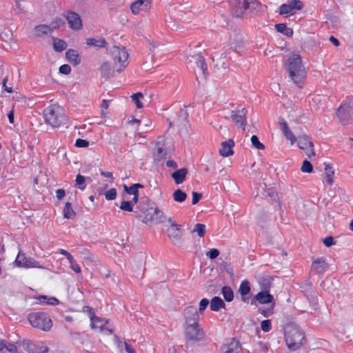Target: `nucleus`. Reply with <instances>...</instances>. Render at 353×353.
Listing matches in <instances>:
<instances>
[{
	"mask_svg": "<svg viewBox=\"0 0 353 353\" xmlns=\"http://www.w3.org/2000/svg\"><path fill=\"white\" fill-rule=\"evenodd\" d=\"M105 197L107 200H114L117 197V190L115 188H110L105 193Z\"/></svg>",
	"mask_w": 353,
	"mask_h": 353,
	"instance_id": "3c124183",
	"label": "nucleus"
},
{
	"mask_svg": "<svg viewBox=\"0 0 353 353\" xmlns=\"http://www.w3.org/2000/svg\"><path fill=\"white\" fill-rule=\"evenodd\" d=\"M84 312H87L89 314L90 319H92L94 317V310L89 306H84L83 309Z\"/></svg>",
	"mask_w": 353,
	"mask_h": 353,
	"instance_id": "774afa93",
	"label": "nucleus"
},
{
	"mask_svg": "<svg viewBox=\"0 0 353 353\" xmlns=\"http://www.w3.org/2000/svg\"><path fill=\"white\" fill-rule=\"evenodd\" d=\"M188 174V169L183 168L179 170H176L172 174V177L174 180V182L176 184L182 183L185 179V176Z\"/></svg>",
	"mask_w": 353,
	"mask_h": 353,
	"instance_id": "a878e982",
	"label": "nucleus"
},
{
	"mask_svg": "<svg viewBox=\"0 0 353 353\" xmlns=\"http://www.w3.org/2000/svg\"><path fill=\"white\" fill-rule=\"evenodd\" d=\"M279 123L280 125L281 130H282L283 132L290 129L288 128L287 122L283 118H279Z\"/></svg>",
	"mask_w": 353,
	"mask_h": 353,
	"instance_id": "680f3d73",
	"label": "nucleus"
},
{
	"mask_svg": "<svg viewBox=\"0 0 353 353\" xmlns=\"http://www.w3.org/2000/svg\"><path fill=\"white\" fill-rule=\"evenodd\" d=\"M219 250L212 248L206 252V256L210 259H214L219 255Z\"/></svg>",
	"mask_w": 353,
	"mask_h": 353,
	"instance_id": "6e6d98bb",
	"label": "nucleus"
},
{
	"mask_svg": "<svg viewBox=\"0 0 353 353\" xmlns=\"http://www.w3.org/2000/svg\"><path fill=\"white\" fill-rule=\"evenodd\" d=\"M59 71L63 74H69L71 72V67L68 64H63L59 67Z\"/></svg>",
	"mask_w": 353,
	"mask_h": 353,
	"instance_id": "4d7b16f0",
	"label": "nucleus"
},
{
	"mask_svg": "<svg viewBox=\"0 0 353 353\" xmlns=\"http://www.w3.org/2000/svg\"><path fill=\"white\" fill-rule=\"evenodd\" d=\"M323 242L326 247H330L334 244V239L332 236H327L325 238Z\"/></svg>",
	"mask_w": 353,
	"mask_h": 353,
	"instance_id": "338daca9",
	"label": "nucleus"
},
{
	"mask_svg": "<svg viewBox=\"0 0 353 353\" xmlns=\"http://www.w3.org/2000/svg\"><path fill=\"white\" fill-rule=\"evenodd\" d=\"M172 196L174 201L178 203H182L186 199L187 194L185 192H183L181 190L177 189L173 192Z\"/></svg>",
	"mask_w": 353,
	"mask_h": 353,
	"instance_id": "4c0bfd02",
	"label": "nucleus"
},
{
	"mask_svg": "<svg viewBox=\"0 0 353 353\" xmlns=\"http://www.w3.org/2000/svg\"><path fill=\"white\" fill-rule=\"evenodd\" d=\"M234 142L232 139H228V141L222 142L219 151L220 155L224 157L232 155L234 154Z\"/></svg>",
	"mask_w": 353,
	"mask_h": 353,
	"instance_id": "412c9836",
	"label": "nucleus"
},
{
	"mask_svg": "<svg viewBox=\"0 0 353 353\" xmlns=\"http://www.w3.org/2000/svg\"><path fill=\"white\" fill-rule=\"evenodd\" d=\"M36 299L39 301L40 303L49 305H57L59 303V301L54 296H48L46 295H40Z\"/></svg>",
	"mask_w": 353,
	"mask_h": 353,
	"instance_id": "c85d7f7f",
	"label": "nucleus"
},
{
	"mask_svg": "<svg viewBox=\"0 0 353 353\" xmlns=\"http://www.w3.org/2000/svg\"><path fill=\"white\" fill-rule=\"evenodd\" d=\"M293 11V8L291 4L283 3L280 6L279 8V14L281 15H289L292 14Z\"/></svg>",
	"mask_w": 353,
	"mask_h": 353,
	"instance_id": "ea45409f",
	"label": "nucleus"
},
{
	"mask_svg": "<svg viewBox=\"0 0 353 353\" xmlns=\"http://www.w3.org/2000/svg\"><path fill=\"white\" fill-rule=\"evenodd\" d=\"M283 133L285 137L288 140L290 141L292 145L296 141L294 134L292 132V131L290 129L283 132Z\"/></svg>",
	"mask_w": 353,
	"mask_h": 353,
	"instance_id": "864d4df0",
	"label": "nucleus"
},
{
	"mask_svg": "<svg viewBox=\"0 0 353 353\" xmlns=\"http://www.w3.org/2000/svg\"><path fill=\"white\" fill-rule=\"evenodd\" d=\"M92 321V326L93 328H99L101 330H103L105 327L108 323V320L105 319H100L98 317H93Z\"/></svg>",
	"mask_w": 353,
	"mask_h": 353,
	"instance_id": "2f4dec72",
	"label": "nucleus"
},
{
	"mask_svg": "<svg viewBox=\"0 0 353 353\" xmlns=\"http://www.w3.org/2000/svg\"><path fill=\"white\" fill-rule=\"evenodd\" d=\"M168 221L170 223V226L167 230L168 237L175 245H181L182 232L181 225L172 221L171 218H168Z\"/></svg>",
	"mask_w": 353,
	"mask_h": 353,
	"instance_id": "9b49d317",
	"label": "nucleus"
},
{
	"mask_svg": "<svg viewBox=\"0 0 353 353\" xmlns=\"http://www.w3.org/2000/svg\"><path fill=\"white\" fill-rule=\"evenodd\" d=\"M4 347L11 353H16L17 352V346L12 343H8L7 345L5 343Z\"/></svg>",
	"mask_w": 353,
	"mask_h": 353,
	"instance_id": "69168bd1",
	"label": "nucleus"
},
{
	"mask_svg": "<svg viewBox=\"0 0 353 353\" xmlns=\"http://www.w3.org/2000/svg\"><path fill=\"white\" fill-rule=\"evenodd\" d=\"M225 307V303L219 296H214L211 299L210 307L212 311L218 312Z\"/></svg>",
	"mask_w": 353,
	"mask_h": 353,
	"instance_id": "cd10ccee",
	"label": "nucleus"
},
{
	"mask_svg": "<svg viewBox=\"0 0 353 353\" xmlns=\"http://www.w3.org/2000/svg\"><path fill=\"white\" fill-rule=\"evenodd\" d=\"M232 14L241 17L245 11L250 8H255L257 5L256 0H230Z\"/></svg>",
	"mask_w": 353,
	"mask_h": 353,
	"instance_id": "6e6552de",
	"label": "nucleus"
},
{
	"mask_svg": "<svg viewBox=\"0 0 353 353\" xmlns=\"http://www.w3.org/2000/svg\"><path fill=\"white\" fill-rule=\"evenodd\" d=\"M301 170L303 172L311 173L313 170V166L309 161L305 160L303 162V164L301 168Z\"/></svg>",
	"mask_w": 353,
	"mask_h": 353,
	"instance_id": "49530a36",
	"label": "nucleus"
},
{
	"mask_svg": "<svg viewBox=\"0 0 353 353\" xmlns=\"http://www.w3.org/2000/svg\"><path fill=\"white\" fill-rule=\"evenodd\" d=\"M185 334L190 341H200L204 338L205 332L199 323H196L185 325Z\"/></svg>",
	"mask_w": 353,
	"mask_h": 353,
	"instance_id": "9d476101",
	"label": "nucleus"
},
{
	"mask_svg": "<svg viewBox=\"0 0 353 353\" xmlns=\"http://www.w3.org/2000/svg\"><path fill=\"white\" fill-rule=\"evenodd\" d=\"M312 268L317 274H323L328 268V265L323 258H319L313 261Z\"/></svg>",
	"mask_w": 353,
	"mask_h": 353,
	"instance_id": "5701e85b",
	"label": "nucleus"
},
{
	"mask_svg": "<svg viewBox=\"0 0 353 353\" xmlns=\"http://www.w3.org/2000/svg\"><path fill=\"white\" fill-rule=\"evenodd\" d=\"M30 323L34 327L43 331H48L52 326V322L49 316L42 312L31 313L28 316Z\"/></svg>",
	"mask_w": 353,
	"mask_h": 353,
	"instance_id": "423d86ee",
	"label": "nucleus"
},
{
	"mask_svg": "<svg viewBox=\"0 0 353 353\" xmlns=\"http://www.w3.org/2000/svg\"><path fill=\"white\" fill-rule=\"evenodd\" d=\"M251 287L250 282L248 280L243 281L238 290V292L241 296V301L244 303L248 301V299L245 297L246 295L250 293Z\"/></svg>",
	"mask_w": 353,
	"mask_h": 353,
	"instance_id": "4be33fe9",
	"label": "nucleus"
},
{
	"mask_svg": "<svg viewBox=\"0 0 353 353\" xmlns=\"http://www.w3.org/2000/svg\"><path fill=\"white\" fill-rule=\"evenodd\" d=\"M165 152L162 147H158L157 150L154 152V159L157 161H161L164 159L165 157Z\"/></svg>",
	"mask_w": 353,
	"mask_h": 353,
	"instance_id": "de8ad7c7",
	"label": "nucleus"
},
{
	"mask_svg": "<svg viewBox=\"0 0 353 353\" xmlns=\"http://www.w3.org/2000/svg\"><path fill=\"white\" fill-rule=\"evenodd\" d=\"M64 24L65 21L62 19L56 18L50 22L48 26L50 28V31L52 32L54 29L59 28Z\"/></svg>",
	"mask_w": 353,
	"mask_h": 353,
	"instance_id": "a19ab883",
	"label": "nucleus"
},
{
	"mask_svg": "<svg viewBox=\"0 0 353 353\" xmlns=\"http://www.w3.org/2000/svg\"><path fill=\"white\" fill-rule=\"evenodd\" d=\"M85 176H83V175L79 174L76 176V180H75L76 183H75V185L77 186H78V188L80 190H83L85 188Z\"/></svg>",
	"mask_w": 353,
	"mask_h": 353,
	"instance_id": "37998d69",
	"label": "nucleus"
},
{
	"mask_svg": "<svg viewBox=\"0 0 353 353\" xmlns=\"http://www.w3.org/2000/svg\"><path fill=\"white\" fill-rule=\"evenodd\" d=\"M65 57L68 61L72 63L74 65H77L81 62V58L76 50L69 49L65 52Z\"/></svg>",
	"mask_w": 353,
	"mask_h": 353,
	"instance_id": "bb28decb",
	"label": "nucleus"
},
{
	"mask_svg": "<svg viewBox=\"0 0 353 353\" xmlns=\"http://www.w3.org/2000/svg\"><path fill=\"white\" fill-rule=\"evenodd\" d=\"M248 110L245 108H236L231 112V119L235 125L243 130L247 125Z\"/></svg>",
	"mask_w": 353,
	"mask_h": 353,
	"instance_id": "ddd939ff",
	"label": "nucleus"
},
{
	"mask_svg": "<svg viewBox=\"0 0 353 353\" xmlns=\"http://www.w3.org/2000/svg\"><path fill=\"white\" fill-rule=\"evenodd\" d=\"M187 63L191 64L194 63L195 65L199 68L205 78L206 77L208 72V66L205 62V60L203 56L199 54H196L193 55H189L187 57Z\"/></svg>",
	"mask_w": 353,
	"mask_h": 353,
	"instance_id": "2eb2a0df",
	"label": "nucleus"
},
{
	"mask_svg": "<svg viewBox=\"0 0 353 353\" xmlns=\"http://www.w3.org/2000/svg\"><path fill=\"white\" fill-rule=\"evenodd\" d=\"M89 145V141L82 139H77L75 142V146L78 148H86Z\"/></svg>",
	"mask_w": 353,
	"mask_h": 353,
	"instance_id": "13d9d810",
	"label": "nucleus"
},
{
	"mask_svg": "<svg viewBox=\"0 0 353 353\" xmlns=\"http://www.w3.org/2000/svg\"><path fill=\"white\" fill-rule=\"evenodd\" d=\"M120 208L123 211L132 212L133 205L132 201H123L121 203Z\"/></svg>",
	"mask_w": 353,
	"mask_h": 353,
	"instance_id": "8fccbe9b",
	"label": "nucleus"
},
{
	"mask_svg": "<svg viewBox=\"0 0 353 353\" xmlns=\"http://www.w3.org/2000/svg\"><path fill=\"white\" fill-rule=\"evenodd\" d=\"M69 27L74 30H79L82 28V21L79 14L73 11H68L63 14Z\"/></svg>",
	"mask_w": 353,
	"mask_h": 353,
	"instance_id": "f3484780",
	"label": "nucleus"
},
{
	"mask_svg": "<svg viewBox=\"0 0 353 353\" xmlns=\"http://www.w3.org/2000/svg\"><path fill=\"white\" fill-rule=\"evenodd\" d=\"M143 97V95L141 92H137L132 96V100L134 102L137 108H143V103L140 101V99Z\"/></svg>",
	"mask_w": 353,
	"mask_h": 353,
	"instance_id": "c03bdc74",
	"label": "nucleus"
},
{
	"mask_svg": "<svg viewBox=\"0 0 353 353\" xmlns=\"http://www.w3.org/2000/svg\"><path fill=\"white\" fill-rule=\"evenodd\" d=\"M111 53L115 66H118L117 71L121 72L128 63V53L124 48L116 46L111 49Z\"/></svg>",
	"mask_w": 353,
	"mask_h": 353,
	"instance_id": "0eeeda50",
	"label": "nucleus"
},
{
	"mask_svg": "<svg viewBox=\"0 0 353 353\" xmlns=\"http://www.w3.org/2000/svg\"><path fill=\"white\" fill-rule=\"evenodd\" d=\"M336 115L343 125L347 124L353 118V101L343 103L337 109Z\"/></svg>",
	"mask_w": 353,
	"mask_h": 353,
	"instance_id": "1a4fd4ad",
	"label": "nucleus"
},
{
	"mask_svg": "<svg viewBox=\"0 0 353 353\" xmlns=\"http://www.w3.org/2000/svg\"><path fill=\"white\" fill-rule=\"evenodd\" d=\"M188 116L185 107L173 112L168 118L170 128H177L181 133L187 132L189 127Z\"/></svg>",
	"mask_w": 353,
	"mask_h": 353,
	"instance_id": "39448f33",
	"label": "nucleus"
},
{
	"mask_svg": "<svg viewBox=\"0 0 353 353\" xmlns=\"http://www.w3.org/2000/svg\"><path fill=\"white\" fill-rule=\"evenodd\" d=\"M15 263L19 267L22 268H43V266L39 265V263L30 257H26L25 254L19 252L16 259Z\"/></svg>",
	"mask_w": 353,
	"mask_h": 353,
	"instance_id": "dca6fc26",
	"label": "nucleus"
},
{
	"mask_svg": "<svg viewBox=\"0 0 353 353\" xmlns=\"http://www.w3.org/2000/svg\"><path fill=\"white\" fill-rule=\"evenodd\" d=\"M53 41V48L55 51L61 52L66 49L67 43L63 40L54 38Z\"/></svg>",
	"mask_w": 353,
	"mask_h": 353,
	"instance_id": "e433bc0d",
	"label": "nucleus"
},
{
	"mask_svg": "<svg viewBox=\"0 0 353 353\" xmlns=\"http://www.w3.org/2000/svg\"><path fill=\"white\" fill-rule=\"evenodd\" d=\"M124 190L129 194H132L133 196L139 194V190L135 188L133 185L130 187L124 185Z\"/></svg>",
	"mask_w": 353,
	"mask_h": 353,
	"instance_id": "bf43d9fd",
	"label": "nucleus"
},
{
	"mask_svg": "<svg viewBox=\"0 0 353 353\" xmlns=\"http://www.w3.org/2000/svg\"><path fill=\"white\" fill-rule=\"evenodd\" d=\"M70 264V268L76 272V273H81V270L79 264L76 262V261L74 259V258L69 261Z\"/></svg>",
	"mask_w": 353,
	"mask_h": 353,
	"instance_id": "052dcab7",
	"label": "nucleus"
},
{
	"mask_svg": "<svg viewBox=\"0 0 353 353\" xmlns=\"http://www.w3.org/2000/svg\"><path fill=\"white\" fill-rule=\"evenodd\" d=\"M43 117L46 123L52 128H59L68 123V117L64 108L57 104H52L44 109Z\"/></svg>",
	"mask_w": 353,
	"mask_h": 353,
	"instance_id": "7ed1b4c3",
	"label": "nucleus"
},
{
	"mask_svg": "<svg viewBox=\"0 0 353 353\" xmlns=\"http://www.w3.org/2000/svg\"><path fill=\"white\" fill-rule=\"evenodd\" d=\"M221 293L227 302H230L234 299V292L230 286L224 285L221 289Z\"/></svg>",
	"mask_w": 353,
	"mask_h": 353,
	"instance_id": "72a5a7b5",
	"label": "nucleus"
},
{
	"mask_svg": "<svg viewBox=\"0 0 353 353\" xmlns=\"http://www.w3.org/2000/svg\"><path fill=\"white\" fill-rule=\"evenodd\" d=\"M225 353H242V348L239 341L233 339L225 347Z\"/></svg>",
	"mask_w": 353,
	"mask_h": 353,
	"instance_id": "393cba45",
	"label": "nucleus"
},
{
	"mask_svg": "<svg viewBox=\"0 0 353 353\" xmlns=\"http://www.w3.org/2000/svg\"><path fill=\"white\" fill-rule=\"evenodd\" d=\"M63 217L67 219H72L76 213L72 208V204L70 202H67L65 204V207L63 210Z\"/></svg>",
	"mask_w": 353,
	"mask_h": 353,
	"instance_id": "c9c22d12",
	"label": "nucleus"
},
{
	"mask_svg": "<svg viewBox=\"0 0 353 353\" xmlns=\"http://www.w3.org/2000/svg\"><path fill=\"white\" fill-rule=\"evenodd\" d=\"M304 338V333L296 325L291 323L285 326V341L288 347L291 351H296L300 349L303 345Z\"/></svg>",
	"mask_w": 353,
	"mask_h": 353,
	"instance_id": "20e7f679",
	"label": "nucleus"
},
{
	"mask_svg": "<svg viewBox=\"0 0 353 353\" xmlns=\"http://www.w3.org/2000/svg\"><path fill=\"white\" fill-rule=\"evenodd\" d=\"M192 232H196L199 237L203 236L205 232V225L202 223H196Z\"/></svg>",
	"mask_w": 353,
	"mask_h": 353,
	"instance_id": "79ce46f5",
	"label": "nucleus"
},
{
	"mask_svg": "<svg viewBox=\"0 0 353 353\" xmlns=\"http://www.w3.org/2000/svg\"><path fill=\"white\" fill-rule=\"evenodd\" d=\"M183 314L185 323V325L199 323V314L195 307L189 306L185 307L183 310Z\"/></svg>",
	"mask_w": 353,
	"mask_h": 353,
	"instance_id": "a211bd4d",
	"label": "nucleus"
},
{
	"mask_svg": "<svg viewBox=\"0 0 353 353\" xmlns=\"http://www.w3.org/2000/svg\"><path fill=\"white\" fill-rule=\"evenodd\" d=\"M137 208L145 214L142 222L146 224H159L164 223L167 219L164 213L160 210L154 202L147 197H141Z\"/></svg>",
	"mask_w": 353,
	"mask_h": 353,
	"instance_id": "f257e3e1",
	"label": "nucleus"
},
{
	"mask_svg": "<svg viewBox=\"0 0 353 353\" xmlns=\"http://www.w3.org/2000/svg\"><path fill=\"white\" fill-rule=\"evenodd\" d=\"M19 345L28 353H46L48 350L47 346L42 341L34 343L29 340H25L19 343Z\"/></svg>",
	"mask_w": 353,
	"mask_h": 353,
	"instance_id": "f8f14e48",
	"label": "nucleus"
},
{
	"mask_svg": "<svg viewBox=\"0 0 353 353\" xmlns=\"http://www.w3.org/2000/svg\"><path fill=\"white\" fill-rule=\"evenodd\" d=\"M261 327L262 330L265 332L270 331V330L272 329L271 321L268 319L262 321L261 323Z\"/></svg>",
	"mask_w": 353,
	"mask_h": 353,
	"instance_id": "603ef678",
	"label": "nucleus"
},
{
	"mask_svg": "<svg viewBox=\"0 0 353 353\" xmlns=\"http://www.w3.org/2000/svg\"><path fill=\"white\" fill-rule=\"evenodd\" d=\"M252 145L257 150H263L265 146L261 143L256 135H252L251 137Z\"/></svg>",
	"mask_w": 353,
	"mask_h": 353,
	"instance_id": "a18cd8bd",
	"label": "nucleus"
},
{
	"mask_svg": "<svg viewBox=\"0 0 353 353\" xmlns=\"http://www.w3.org/2000/svg\"><path fill=\"white\" fill-rule=\"evenodd\" d=\"M256 302H259L260 304H272L274 303L273 296L267 290H262L257 293L251 300L250 303L251 305H256Z\"/></svg>",
	"mask_w": 353,
	"mask_h": 353,
	"instance_id": "6ab92c4d",
	"label": "nucleus"
},
{
	"mask_svg": "<svg viewBox=\"0 0 353 353\" xmlns=\"http://www.w3.org/2000/svg\"><path fill=\"white\" fill-rule=\"evenodd\" d=\"M275 29L278 32L282 33L287 37H292L293 35V30L287 27L285 23H278L275 25Z\"/></svg>",
	"mask_w": 353,
	"mask_h": 353,
	"instance_id": "473e14b6",
	"label": "nucleus"
},
{
	"mask_svg": "<svg viewBox=\"0 0 353 353\" xmlns=\"http://www.w3.org/2000/svg\"><path fill=\"white\" fill-rule=\"evenodd\" d=\"M275 303H273L269 308L267 309H259L260 313L265 317H268L274 313V307Z\"/></svg>",
	"mask_w": 353,
	"mask_h": 353,
	"instance_id": "09e8293b",
	"label": "nucleus"
},
{
	"mask_svg": "<svg viewBox=\"0 0 353 353\" xmlns=\"http://www.w3.org/2000/svg\"><path fill=\"white\" fill-rule=\"evenodd\" d=\"M298 146L301 150L305 151V154L310 159L312 157L315 156L314 151V144L310 140L307 136H300L297 139Z\"/></svg>",
	"mask_w": 353,
	"mask_h": 353,
	"instance_id": "4468645a",
	"label": "nucleus"
},
{
	"mask_svg": "<svg viewBox=\"0 0 353 353\" xmlns=\"http://www.w3.org/2000/svg\"><path fill=\"white\" fill-rule=\"evenodd\" d=\"M202 198V194L196 192H192V205H196Z\"/></svg>",
	"mask_w": 353,
	"mask_h": 353,
	"instance_id": "e2e57ef3",
	"label": "nucleus"
},
{
	"mask_svg": "<svg viewBox=\"0 0 353 353\" xmlns=\"http://www.w3.org/2000/svg\"><path fill=\"white\" fill-rule=\"evenodd\" d=\"M152 0H137L131 4L130 8L134 14H138L141 11L150 9Z\"/></svg>",
	"mask_w": 353,
	"mask_h": 353,
	"instance_id": "aec40b11",
	"label": "nucleus"
},
{
	"mask_svg": "<svg viewBox=\"0 0 353 353\" xmlns=\"http://www.w3.org/2000/svg\"><path fill=\"white\" fill-rule=\"evenodd\" d=\"M325 173L326 175V181L329 185H332L333 183V175L334 174V170L332 167H331L329 164L325 163Z\"/></svg>",
	"mask_w": 353,
	"mask_h": 353,
	"instance_id": "58836bf2",
	"label": "nucleus"
},
{
	"mask_svg": "<svg viewBox=\"0 0 353 353\" xmlns=\"http://www.w3.org/2000/svg\"><path fill=\"white\" fill-rule=\"evenodd\" d=\"M101 70L102 76L105 78H110V77L113 76L114 70L112 69L111 65L108 62L103 63L101 65Z\"/></svg>",
	"mask_w": 353,
	"mask_h": 353,
	"instance_id": "f704fd0d",
	"label": "nucleus"
},
{
	"mask_svg": "<svg viewBox=\"0 0 353 353\" xmlns=\"http://www.w3.org/2000/svg\"><path fill=\"white\" fill-rule=\"evenodd\" d=\"M49 32H51V31L50 30L48 25L40 24V25L36 26L34 28V35L38 37H41L44 35L48 34Z\"/></svg>",
	"mask_w": 353,
	"mask_h": 353,
	"instance_id": "7c9ffc66",
	"label": "nucleus"
},
{
	"mask_svg": "<svg viewBox=\"0 0 353 353\" xmlns=\"http://www.w3.org/2000/svg\"><path fill=\"white\" fill-rule=\"evenodd\" d=\"M231 52V48H228L223 50L221 52H215L212 55L213 61H220V63L222 65L223 68H226L225 63L223 61V59H225L227 55Z\"/></svg>",
	"mask_w": 353,
	"mask_h": 353,
	"instance_id": "c756f323",
	"label": "nucleus"
},
{
	"mask_svg": "<svg viewBox=\"0 0 353 353\" xmlns=\"http://www.w3.org/2000/svg\"><path fill=\"white\" fill-rule=\"evenodd\" d=\"M108 43L104 38H88L86 39V45L88 46H94L97 48H105Z\"/></svg>",
	"mask_w": 353,
	"mask_h": 353,
	"instance_id": "b1692460",
	"label": "nucleus"
},
{
	"mask_svg": "<svg viewBox=\"0 0 353 353\" xmlns=\"http://www.w3.org/2000/svg\"><path fill=\"white\" fill-rule=\"evenodd\" d=\"M293 10H300L303 8V3L299 0H294L291 4Z\"/></svg>",
	"mask_w": 353,
	"mask_h": 353,
	"instance_id": "0e129e2a",
	"label": "nucleus"
},
{
	"mask_svg": "<svg viewBox=\"0 0 353 353\" xmlns=\"http://www.w3.org/2000/svg\"><path fill=\"white\" fill-rule=\"evenodd\" d=\"M285 69L294 83L299 88H302L306 72L300 55L294 54L290 56L285 64Z\"/></svg>",
	"mask_w": 353,
	"mask_h": 353,
	"instance_id": "f03ea898",
	"label": "nucleus"
},
{
	"mask_svg": "<svg viewBox=\"0 0 353 353\" xmlns=\"http://www.w3.org/2000/svg\"><path fill=\"white\" fill-rule=\"evenodd\" d=\"M209 303L210 302L208 299L205 298L201 299L199 303V312L201 314L203 313L209 305Z\"/></svg>",
	"mask_w": 353,
	"mask_h": 353,
	"instance_id": "5fc2aeb1",
	"label": "nucleus"
}]
</instances>
